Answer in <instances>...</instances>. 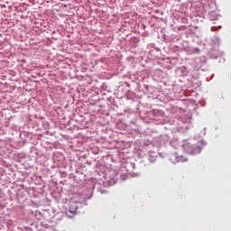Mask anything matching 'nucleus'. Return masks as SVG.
Here are the masks:
<instances>
[{"mask_svg": "<svg viewBox=\"0 0 231 231\" xmlns=\"http://www.w3.org/2000/svg\"><path fill=\"white\" fill-rule=\"evenodd\" d=\"M184 151H186L189 154H196L198 152H196V149H194V146L190 143H186L183 145Z\"/></svg>", "mask_w": 231, "mask_h": 231, "instance_id": "f257e3e1", "label": "nucleus"}, {"mask_svg": "<svg viewBox=\"0 0 231 231\" xmlns=\"http://www.w3.org/2000/svg\"><path fill=\"white\" fill-rule=\"evenodd\" d=\"M78 208H79V207H77V204L72 203V204H70L69 212H70V214H76Z\"/></svg>", "mask_w": 231, "mask_h": 231, "instance_id": "f03ea898", "label": "nucleus"}, {"mask_svg": "<svg viewBox=\"0 0 231 231\" xmlns=\"http://www.w3.org/2000/svg\"><path fill=\"white\" fill-rule=\"evenodd\" d=\"M175 160L177 162H181V163L187 162V159L183 155L176 156Z\"/></svg>", "mask_w": 231, "mask_h": 231, "instance_id": "7ed1b4c3", "label": "nucleus"}]
</instances>
